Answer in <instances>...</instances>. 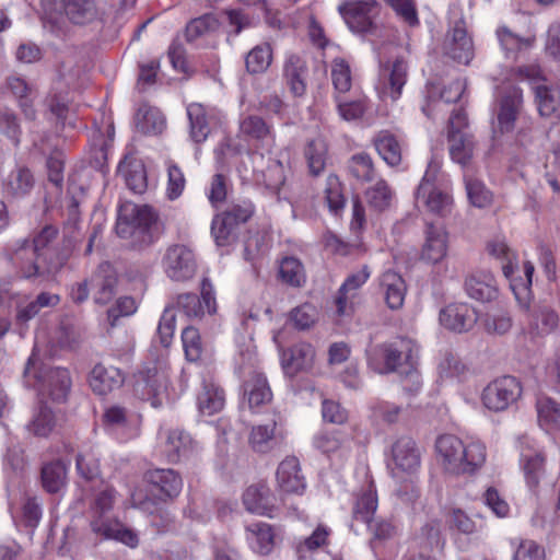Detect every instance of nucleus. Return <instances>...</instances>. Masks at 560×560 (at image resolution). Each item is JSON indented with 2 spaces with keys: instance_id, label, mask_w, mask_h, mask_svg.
Listing matches in <instances>:
<instances>
[{
  "instance_id": "nucleus-57",
  "label": "nucleus",
  "mask_w": 560,
  "mask_h": 560,
  "mask_svg": "<svg viewBox=\"0 0 560 560\" xmlns=\"http://www.w3.org/2000/svg\"><path fill=\"white\" fill-rule=\"evenodd\" d=\"M218 28V20L212 14L192 19L185 28V38L188 43H192L199 37L213 32Z\"/></svg>"
},
{
  "instance_id": "nucleus-62",
  "label": "nucleus",
  "mask_w": 560,
  "mask_h": 560,
  "mask_svg": "<svg viewBox=\"0 0 560 560\" xmlns=\"http://www.w3.org/2000/svg\"><path fill=\"white\" fill-rule=\"evenodd\" d=\"M182 341L187 360H199L202 353L199 331L192 326H187L182 332Z\"/></svg>"
},
{
  "instance_id": "nucleus-6",
  "label": "nucleus",
  "mask_w": 560,
  "mask_h": 560,
  "mask_svg": "<svg viewBox=\"0 0 560 560\" xmlns=\"http://www.w3.org/2000/svg\"><path fill=\"white\" fill-rule=\"evenodd\" d=\"M369 366L380 373H401L408 365L417 364L418 347L409 338H397L372 347L366 351Z\"/></svg>"
},
{
  "instance_id": "nucleus-7",
  "label": "nucleus",
  "mask_w": 560,
  "mask_h": 560,
  "mask_svg": "<svg viewBox=\"0 0 560 560\" xmlns=\"http://www.w3.org/2000/svg\"><path fill=\"white\" fill-rule=\"evenodd\" d=\"M517 79L527 81L533 89L535 104L538 113L542 117H551L560 107V92L547 85L546 78L537 65H527L518 67L516 70Z\"/></svg>"
},
{
  "instance_id": "nucleus-13",
  "label": "nucleus",
  "mask_w": 560,
  "mask_h": 560,
  "mask_svg": "<svg viewBox=\"0 0 560 560\" xmlns=\"http://www.w3.org/2000/svg\"><path fill=\"white\" fill-rule=\"evenodd\" d=\"M339 11L353 33H371L374 20L378 15V7L375 0L351 1L339 7Z\"/></svg>"
},
{
  "instance_id": "nucleus-9",
  "label": "nucleus",
  "mask_w": 560,
  "mask_h": 560,
  "mask_svg": "<svg viewBox=\"0 0 560 560\" xmlns=\"http://www.w3.org/2000/svg\"><path fill=\"white\" fill-rule=\"evenodd\" d=\"M439 165L430 163L416 192L418 202H423L429 211L445 215L452 205L451 196L438 187Z\"/></svg>"
},
{
  "instance_id": "nucleus-19",
  "label": "nucleus",
  "mask_w": 560,
  "mask_h": 560,
  "mask_svg": "<svg viewBox=\"0 0 560 560\" xmlns=\"http://www.w3.org/2000/svg\"><path fill=\"white\" fill-rule=\"evenodd\" d=\"M440 323L446 329L463 332L470 330L477 323L476 310L467 303H453L441 310Z\"/></svg>"
},
{
  "instance_id": "nucleus-2",
  "label": "nucleus",
  "mask_w": 560,
  "mask_h": 560,
  "mask_svg": "<svg viewBox=\"0 0 560 560\" xmlns=\"http://www.w3.org/2000/svg\"><path fill=\"white\" fill-rule=\"evenodd\" d=\"M115 499L116 491L108 486L94 495L89 509L90 528L101 539H115L136 547L139 542L137 534L109 515Z\"/></svg>"
},
{
  "instance_id": "nucleus-48",
  "label": "nucleus",
  "mask_w": 560,
  "mask_h": 560,
  "mask_svg": "<svg viewBox=\"0 0 560 560\" xmlns=\"http://www.w3.org/2000/svg\"><path fill=\"white\" fill-rule=\"evenodd\" d=\"M394 192L384 179L368 188L365 199L371 209L382 212L388 209L393 202Z\"/></svg>"
},
{
  "instance_id": "nucleus-26",
  "label": "nucleus",
  "mask_w": 560,
  "mask_h": 560,
  "mask_svg": "<svg viewBox=\"0 0 560 560\" xmlns=\"http://www.w3.org/2000/svg\"><path fill=\"white\" fill-rule=\"evenodd\" d=\"M276 478L278 488L285 493L301 494L306 487L300 462L294 456L287 457L279 464Z\"/></svg>"
},
{
  "instance_id": "nucleus-56",
  "label": "nucleus",
  "mask_w": 560,
  "mask_h": 560,
  "mask_svg": "<svg viewBox=\"0 0 560 560\" xmlns=\"http://www.w3.org/2000/svg\"><path fill=\"white\" fill-rule=\"evenodd\" d=\"M324 198L329 211L335 214H337L345 207L346 199L342 194V185L339 178L334 174H330L326 178Z\"/></svg>"
},
{
  "instance_id": "nucleus-44",
  "label": "nucleus",
  "mask_w": 560,
  "mask_h": 560,
  "mask_svg": "<svg viewBox=\"0 0 560 560\" xmlns=\"http://www.w3.org/2000/svg\"><path fill=\"white\" fill-rule=\"evenodd\" d=\"M279 279L292 288L303 287L306 282V272L301 260L293 256L282 258L279 262Z\"/></svg>"
},
{
  "instance_id": "nucleus-34",
  "label": "nucleus",
  "mask_w": 560,
  "mask_h": 560,
  "mask_svg": "<svg viewBox=\"0 0 560 560\" xmlns=\"http://www.w3.org/2000/svg\"><path fill=\"white\" fill-rule=\"evenodd\" d=\"M244 396L253 411L269 404L272 399V393L267 378L261 373L253 372L244 383Z\"/></svg>"
},
{
  "instance_id": "nucleus-54",
  "label": "nucleus",
  "mask_w": 560,
  "mask_h": 560,
  "mask_svg": "<svg viewBox=\"0 0 560 560\" xmlns=\"http://www.w3.org/2000/svg\"><path fill=\"white\" fill-rule=\"evenodd\" d=\"M327 145L322 139H315L308 142L305 149V158L307 160L311 174L319 175L326 165Z\"/></svg>"
},
{
  "instance_id": "nucleus-22",
  "label": "nucleus",
  "mask_w": 560,
  "mask_h": 560,
  "mask_svg": "<svg viewBox=\"0 0 560 560\" xmlns=\"http://www.w3.org/2000/svg\"><path fill=\"white\" fill-rule=\"evenodd\" d=\"M464 289L470 299L481 303L492 302L499 295V288L494 276L486 270H479L467 276Z\"/></svg>"
},
{
  "instance_id": "nucleus-29",
  "label": "nucleus",
  "mask_w": 560,
  "mask_h": 560,
  "mask_svg": "<svg viewBox=\"0 0 560 560\" xmlns=\"http://www.w3.org/2000/svg\"><path fill=\"white\" fill-rule=\"evenodd\" d=\"M36 179L32 171L25 166H19L10 172L3 184V192L11 199H23L35 187Z\"/></svg>"
},
{
  "instance_id": "nucleus-38",
  "label": "nucleus",
  "mask_w": 560,
  "mask_h": 560,
  "mask_svg": "<svg viewBox=\"0 0 560 560\" xmlns=\"http://www.w3.org/2000/svg\"><path fill=\"white\" fill-rule=\"evenodd\" d=\"M283 439L281 432L277 431V423L256 425L252 429L249 443L255 452L267 453L276 447Z\"/></svg>"
},
{
  "instance_id": "nucleus-55",
  "label": "nucleus",
  "mask_w": 560,
  "mask_h": 560,
  "mask_svg": "<svg viewBox=\"0 0 560 560\" xmlns=\"http://www.w3.org/2000/svg\"><path fill=\"white\" fill-rule=\"evenodd\" d=\"M75 466L78 474L88 481L96 480L101 476L100 459L91 448L78 454Z\"/></svg>"
},
{
  "instance_id": "nucleus-53",
  "label": "nucleus",
  "mask_w": 560,
  "mask_h": 560,
  "mask_svg": "<svg viewBox=\"0 0 560 560\" xmlns=\"http://www.w3.org/2000/svg\"><path fill=\"white\" fill-rule=\"evenodd\" d=\"M418 545L424 550H442L444 547V539L441 535V526L436 521L425 523L419 534L417 535Z\"/></svg>"
},
{
  "instance_id": "nucleus-58",
  "label": "nucleus",
  "mask_w": 560,
  "mask_h": 560,
  "mask_svg": "<svg viewBox=\"0 0 560 560\" xmlns=\"http://www.w3.org/2000/svg\"><path fill=\"white\" fill-rule=\"evenodd\" d=\"M58 229L54 225H46L30 243L36 247L37 250L44 254L43 256L48 260L60 259L57 257L56 252L50 247V243L57 237Z\"/></svg>"
},
{
  "instance_id": "nucleus-18",
  "label": "nucleus",
  "mask_w": 560,
  "mask_h": 560,
  "mask_svg": "<svg viewBox=\"0 0 560 560\" xmlns=\"http://www.w3.org/2000/svg\"><path fill=\"white\" fill-rule=\"evenodd\" d=\"M176 306L190 318H199L206 313L215 312V298L212 292V285L208 279L201 283V298L194 293H183L177 296Z\"/></svg>"
},
{
  "instance_id": "nucleus-3",
  "label": "nucleus",
  "mask_w": 560,
  "mask_h": 560,
  "mask_svg": "<svg viewBox=\"0 0 560 560\" xmlns=\"http://www.w3.org/2000/svg\"><path fill=\"white\" fill-rule=\"evenodd\" d=\"M156 220L151 207L126 201L118 208L116 233L121 238H130L135 246H147L155 240Z\"/></svg>"
},
{
  "instance_id": "nucleus-45",
  "label": "nucleus",
  "mask_w": 560,
  "mask_h": 560,
  "mask_svg": "<svg viewBox=\"0 0 560 560\" xmlns=\"http://www.w3.org/2000/svg\"><path fill=\"white\" fill-rule=\"evenodd\" d=\"M374 145L381 158L389 165L397 166L401 162V147L396 137L388 131H382L374 140Z\"/></svg>"
},
{
  "instance_id": "nucleus-4",
  "label": "nucleus",
  "mask_w": 560,
  "mask_h": 560,
  "mask_svg": "<svg viewBox=\"0 0 560 560\" xmlns=\"http://www.w3.org/2000/svg\"><path fill=\"white\" fill-rule=\"evenodd\" d=\"M25 382L28 386L37 388L43 396L54 401H65L71 387L70 373L65 368H54L40 362L33 350L24 369Z\"/></svg>"
},
{
  "instance_id": "nucleus-15",
  "label": "nucleus",
  "mask_w": 560,
  "mask_h": 560,
  "mask_svg": "<svg viewBox=\"0 0 560 560\" xmlns=\"http://www.w3.org/2000/svg\"><path fill=\"white\" fill-rule=\"evenodd\" d=\"M443 51L451 59L463 65H468L474 58V43L462 19L455 21L448 30L443 43Z\"/></svg>"
},
{
  "instance_id": "nucleus-61",
  "label": "nucleus",
  "mask_w": 560,
  "mask_h": 560,
  "mask_svg": "<svg viewBox=\"0 0 560 560\" xmlns=\"http://www.w3.org/2000/svg\"><path fill=\"white\" fill-rule=\"evenodd\" d=\"M236 228L237 226L223 213L215 215L211 223V234L217 245H228Z\"/></svg>"
},
{
  "instance_id": "nucleus-64",
  "label": "nucleus",
  "mask_w": 560,
  "mask_h": 560,
  "mask_svg": "<svg viewBox=\"0 0 560 560\" xmlns=\"http://www.w3.org/2000/svg\"><path fill=\"white\" fill-rule=\"evenodd\" d=\"M331 79L335 90L346 93L351 88V70L343 59H335L331 65Z\"/></svg>"
},
{
  "instance_id": "nucleus-43",
  "label": "nucleus",
  "mask_w": 560,
  "mask_h": 560,
  "mask_svg": "<svg viewBox=\"0 0 560 560\" xmlns=\"http://www.w3.org/2000/svg\"><path fill=\"white\" fill-rule=\"evenodd\" d=\"M537 418L546 432L560 431V406L550 397L539 396L536 401Z\"/></svg>"
},
{
  "instance_id": "nucleus-40",
  "label": "nucleus",
  "mask_w": 560,
  "mask_h": 560,
  "mask_svg": "<svg viewBox=\"0 0 560 560\" xmlns=\"http://www.w3.org/2000/svg\"><path fill=\"white\" fill-rule=\"evenodd\" d=\"M135 122L137 130L143 135H159L165 128V118L161 110L147 104L138 108Z\"/></svg>"
},
{
  "instance_id": "nucleus-33",
  "label": "nucleus",
  "mask_w": 560,
  "mask_h": 560,
  "mask_svg": "<svg viewBox=\"0 0 560 560\" xmlns=\"http://www.w3.org/2000/svg\"><path fill=\"white\" fill-rule=\"evenodd\" d=\"M377 505L376 488L374 482L370 480L355 493L352 509L353 520L363 523L371 521L374 517Z\"/></svg>"
},
{
  "instance_id": "nucleus-1",
  "label": "nucleus",
  "mask_w": 560,
  "mask_h": 560,
  "mask_svg": "<svg viewBox=\"0 0 560 560\" xmlns=\"http://www.w3.org/2000/svg\"><path fill=\"white\" fill-rule=\"evenodd\" d=\"M444 469L452 475H470L486 462V445L479 440L462 441L453 434L441 435L435 443Z\"/></svg>"
},
{
  "instance_id": "nucleus-30",
  "label": "nucleus",
  "mask_w": 560,
  "mask_h": 560,
  "mask_svg": "<svg viewBox=\"0 0 560 560\" xmlns=\"http://www.w3.org/2000/svg\"><path fill=\"white\" fill-rule=\"evenodd\" d=\"M144 478L164 499L176 498L183 488L180 476L173 469H151L145 472Z\"/></svg>"
},
{
  "instance_id": "nucleus-31",
  "label": "nucleus",
  "mask_w": 560,
  "mask_h": 560,
  "mask_svg": "<svg viewBox=\"0 0 560 560\" xmlns=\"http://www.w3.org/2000/svg\"><path fill=\"white\" fill-rule=\"evenodd\" d=\"M380 285L389 308L398 310L404 305L407 285L398 272L393 270L383 272L380 278Z\"/></svg>"
},
{
  "instance_id": "nucleus-60",
  "label": "nucleus",
  "mask_w": 560,
  "mask_h": 560,
  "mask_svg": "<svg viewBox=\"0 0 560 560\" xmlns=\"http://www.w3.org/2000/svg\"><path fill=\"white\" fill-rule=\"evenodd\" d=\"M50 341L60 349L72 350L80 343V334L72 325L61 323L54 331Z\"/></svg>"
},
{
  "instance_id": "nucleus-51",
  "label": "nucleus",
  "mask_w": 560,
  "mask_h": 560,
  "mask_svg": "<svg viewBox=\"0 0 560 560\" xmlns=\"http://www.w3.org/2000/svg\"><path fill=\"white\" fill-rule=\"evenodd\" d=\"M497 36L505 57L509 59H515L518 52L530 46L528 38L520 37L505 26L498 28Z\"/></svg>"
},
{
  "instance_id": "nucleus-47",
  "label": "nucleus",
  "mask_w": 560,
  "mask_h": 560,
  "mask_svg": "<svg viewBox=\"0 0 560 560\" xmlns=\"http://www.w3.org/2000/svg\"><path fill=\"white\" fill-rule=\"evenodd\" d=\"M55 424L56 419L52 410L47 405H39L26 429L36 436H47L54 430Z\"/></svg>"
},
{
  "instance_id": "nucleus-39",
  "label": "nucleus",
  "mask_w": 560,
  "mask_h": 560,
  "mask_svg": "<svg viewBox=\"0 0 560 560\" xmlns=\"http://www.w3.org/2000/svg\"><path fill=\"white\" fill-rule=\"evenodd\" d=\"M250 548L260 555H268L275 547V534L269 524L257 522L246 526Z\"/></svg>"
},
{
  "instance_id": "nucleus-21",
  "label": "nucleus",
  "mask_w": 560,
  "mask_h": 560,
  "mask_svg": "<svg viewBox=\"0 0 560 560\" xmlns=\"http://www.w3.org/2000/svg\"><path fill=\"white\" fill-rule=\"evenodd\" d=\"M91 287L94 289V302L105 305L116 294L118 283L117 272L109 262H102L90 277Z\"/></svg>"
},
{
  "instance_id": "nucleus-10",
  "label": "nucleus",
  "mask_w": 560,
  "mask_h": 560,
  "mask_svg": "<svg viewBox=\"0 0 560 560\" xmlns=\"http://www.w3.org/2000/svg\"><path fill=\"white\" fill-rule=\"evenodd\" d=\"M522 395L521 383L514 376H503L488 384L482 392V402L492 411H503Z\"/></svg>"
},
{
  "instance_id": "nucleus-42",
  "label": "nucleus",
  "mask_w": 560,
  "mask_h": 560,
  "mask_svg": "<svg viewBox=\"0 0 560 560\" xmlns=\"http://www.w3.org/2000/svg\"><path fill=\"white\" fill-rule=\"evenodd\" d=\"M103 422L106 428L122 432L128 436L137 434L133 416L121 406L114 405L108 407L103 415Z\"/></svg>"
},
{
  "instance_id": "nucleus-63",
  "label": "nucleus",
  "mask_w": 560,
  "mask_h": 560,
  "mask_svg": "<svg viewBox=\"0 0 560 560\" xmlns=\"http://www.w3.org/2000/svg\"><path fill=\"white\" fill-rule=\"evenodd\" d=\"M186 179L183 171L172 161L167 162L166 196L170 200L177 199L184 191Z\"/></svg>"
},
{
  "instance_id": "nucleus-59",
  "label": "nucleus",
  "mask_w": 560,
  "mask_h": 560,
  "mask_svg": "<svg viewBox=\"0 0 560 560\" xmlns=\"http://www.w3.org/2000/svg\"><path fill=\"white\" fill-rule=\"evenodd\" d=\"M330 530L324 525H318L311 536L296 545V553L300 559H304L307 552L315 551L325 546Z\"/></svg>"
},
{
  "instance_id": "nucleus-32",
  "label": "nucleus",
  "mask_w": 560,
  "mask_h": 560,
  "mask_svg": "<svg viewBox=\"0 0 560 560\" xmlns=\"http://www.w3.org/2000/svg\"><path fill=\"white\" fill-rule=\"evenodd\" d=\"M306 77V62L296 55L289 56L283 65V78L294 96L300 97L305 94Z\"/></svg>"
},
{
  "instance_id": "nucleus-35",
  "label": "nucleus",
  "mask_w": 560,
  "mask_h": 560,
  "mask_svg": "<svg viewBox=\"0 0 560 560\" xmlns=\"http://www.w3.org/2000/svg\"><path fill=\"white\" fill-rule=\"evenodd\" d=\"M243 504L250 513L271 516L273 504L270 489L265 483L249 486L243 494Z\"/></svg>"
},
{
  "instance_id": "nucleus-27",
  "label": "nucleus",
  "mask_w": 560,
  "mask_h": 560,
  "mask_svg": "<svg viewBox=\"0 0 560 560\" xmlns=\"http://www.w3.org/2000/svg\"><path fill=\"white\" fill-rule=\"evenodd\" d=\"M90 387L97 395H107L124 384V375L118 368L97 363L89 377Z\"/></svg>"
},
{
  "instance_id": "nucleus-16",
  "label": "nucleus",
  "mask_w": 560,
  "mask_h": 560,
  "mask_svg": "<svg viewBox=\"0 0 560 560\" xmlns=\"http://www.w3.org/2000/svg\"><path fill=\"white\" fill-rule=\"evenodd\" d=\"M192 252L184 245L170 247L164 256L165 272L174 281H186L196 272Z\"/></svg>"
},
{
  "instance_id": "nucleus-20",
  "label": "nucleus",
  "mask_w": 560,
  "mask_h": 560,
  "mask_svg": "<svg viewBox=\"0 0 560 560\" xmlns=\"http://www.w3.org/2000/svg\"><path fill=\"white\" fill-rule=\"evenodd\" d=\"M189 120V136L195 143H202L211 132L212 126L218 121L214 109L207 108L200 103H191L187 106Z\"/></svg>"
},
{
  "instance_id": "nucleus-17",
  "label": "nucleus",
  "mask_w": 560,
  "mask_h": 560,
  "mask_svg": "<svg viewBox=\"0 0 560 560\" xmlns=\"http://www.w3.org/2000/svg\"><path fill=\"white\" fill-rule=\"evenodd\" d=\"M466 84L462 79H455L441 88L435 83H428L425 86V104L422 106V112L432 117L435 110H441L442 104H452L457 102L464 91Z\"/></svg>"
},
{
  "instance_id": "nucleus-12",
  "label": "nucleus",
  "mask_w": 560,
  "mask_h": 560,
  "mask_svg": "<svg viewBox=\"0 0 560 560\" xmlns=\"http://www.w3.org/2000/svg\"><path fill=\"white\" fill-rule=\"evenodd\" d=\"M168 385V369L164 361L145 365L136 382V392L142 399H152V406H158V397Z\"/></svg>"
},
{
  "instance_id": "nucleus-14",
  "label": "nucleus",
  "mask_w": 560,
  "mask_h": 560,
  "mask_svg": "<svg viewBox=\"0 0 560 560\" xmlns=\"http://www.w3.org/2000/svg\"><path fill=\"white\" fill-rule=\"evenodd\" d=\"M420 463V451L411 438H399L393 444L388 467L395 477H399L400 474H415L419 469Z\"/></svg>"
},
{
  "instance_id": "nucleus-24",
  "label": "nucleus",
  "mask_w": 560,
  "mask_h": 560,
  "mask_svg": "<svg viewBox=\"0 0 560 560\" xmlns=\"http://www.w3.org/2000/svg\"><path fill=\"white\" fill-rule=\"evenodd\" d=\"M425 240L421 249V259L438 264L447 255L448 235L442 224L428 223L424 231Z\"/></svg>"
},
{
  "instance_id": "nucleus-5",
  "label": "nucleus",
  "mask_w": 560,
  "mask_h": 560,
  "mask_svg": "<svg viewBox=\"0 0 560 560\" xmlns=\"http://www.w3.org/2000/svg\"><path fill=\"white\" fill-rule=\"evenodd\" d=\"M3 255L19 278L31 279L56 272L63 265L62 259L48 260L30 243V238L8 244Z\"/></svg>"
},
{
  "instance_id": "nucleus-46",
  "label": "nucleus",
  "mask_w": 560,
  "mask_h": 560,
  "mask_svg": "<svg viewBox=\"0 0 560 560\" xmlns=\"http://www.w3.org/2000/svg\"><path fill=\"white\" fill-rule=\"evenodd\" d=\"M240 135L247 140L264 141L271 138V128L261 117L248 115L240 120Z\"/></svg>"
},
{
  "instance_id": "nucleus-41",
  "label": "nucleus",
  "mask_w": 560,
  "mask_h": 560,
  "mask_svg": "<svg viewBox=\"0 0 560 560\" xmlns=\"http://www.w3.org/2000/svg\"><path fill=\"white\" fill-rule=\"evenodd\" d=\"M198 408L201 413L212 416L221 411L225 404L224 390L213 382H203L198 394Z\"/></svg>"
},
{
  "instance_id": "nucleus-36",
  "label": "nucleus",
  "mask_w": 560,
  "mask_h": 560,
  "mask_svg": "<svg viewBox=\"0 0 560 560\" xmlns=\"http://www.w3.org/2000/svg\"><path fill=\"white\" fill-rule=\"evenodd\" d=\"M521 465L527 486L534 490L545 475V456L541 452L524 447L521 452Z\"/></svg>"
},
{
  "instance_id": "nucleus-11",
  "label": "nucleus",
  "mask_w": 560,
  "mask_h": 560,
  "mask_svg": "<svg viewBox=\"0 0 560 560\" xmlns=\"http://www.w3.org/2000/svg\"><path fill=\"white\" fill-rule=\"evenodd\" d=\"M42 7L46 16L54 20V12L63 13L74 24L91 23L98 18V9L95 0H42Z\"/></svg>"
},
{
  "instance_id": "nucleus-8",
  "label": "nucleus",
  "mask_w": 560,
  "mask_h": 560,
  "mask_svg": "<svg viewBox=\"0 0 560 560\" xmlns=\"http://www.w3.org/2000/svg\"><path fill=\"white\" fill-rule=\"evenodd\" d=\"M450 155L455 163L466 166L474 156L475 141L468 131V119L463 110L454 112L450 117Z\"/></svg>"
},
{
  "instance_id": "nucleus-49",
  "label": "nucleus",
  "mask_w": 560,
  "mask_h": 560,
  "mask_svg": "<svg viewBox=\"0 0 560 560\" xmlns=\"http://www.w3.org/2000/svg\"><path fill=\"white\" fill-rule=\"evenodd\" d=\"M67 468L57 460L46 464L42 469V482L46 491L57 493L66 485Z\"/></svg>"
},
{
  "instance_id": "nucleus-23",
  "label": "nucleus",
  "mask_w": 560,
  "mask_h": 560,
  "mask_svg": "<svg viewBox=\"0 0 560 560\" xmlns=\"http://www.w3.org/2000/svg\"><path fill=\"white\" fill-rule=\"evenodd\" d=\"M380 75L383 95L397 101L408 79V63L404 58H396L393 62L382 66Z\"/></svg>"
},
{
  "instance_id": "nucleus-50",
  "label": "nucleus",
  "mask_w": 560,
  "mask_h": 560,
  "mask_svg": "<svg viewBox=\"0 0 560 560\" xmlns=\"http://www.w3.org/2000/svg\"><path fill=\"white\" fill-rule=\"evenodd\" d=\"M272 60V50L269 44H259L248 51L245 58L246 70L249 73L265 72Z\"/></svg>"
},
{
  "instance_id": "nucleus-52",
  "label": "nucleus",
  "mask_w": 560,
  "mask_h": 560,
  "mask_svg": "<svg viewBox=\"0 0 560 560\" xmlns=\"http://www.w3.org/2000/svg\"><path fill=\"white\" fill-rule=\"evenodd\" d=\"M350 174L360 182H372L376 176V171L372 158L364 152L351 156L348 163Z\"/></svg>"
},
{
  "instance_id": "nucleus-25",
  "label": "nucleus",
  "mask_w": 560,
  "mask_h": 560,
  "mask_svg": "<svg viewBox=\"0 0 560 560\" xmlns=\"http://www.w3.org/2000/svg\"><path fill=\"white\" fill-rule=\"evenodd\" d=\"M163 439L160 451L166 460L172 464L187 457L194 448V441L190 435L179 429L167 430L163 434Z\"/></svg>"
},
{
  "instance_id": "nucleus-37",
  "label": "nucleus",
  "mask_w": 560,
  "mask_h": 560,
  "mask_svg": "<svg viewBox=\"0 0 560 560\" xmlns=\"http://www.w3.org/2000/svg\"><path fill=\"white\" fill-rule=\"evenodd\" d=\"M522 102L523 94L522 91L517 88H513L502 97L498 113V122L502 132H509L513 130L514 122L522 106Z\"/></svg>"
},
{
  "instance_id": "nucleus-28",
  "label": "nucleus",
  "mask_w": 560,
  "mask_h": 560,
  "mask_svg": "<svg viewBox=\"0 0 560 560\" xmlns=\"http://www.w3.org/2000/svg\"><path fill=\"white\" fill-rule=\"evenodd\" d=\"M314 357V348L310 343L300 342L282 352L281 365L287 375L294 376L301 371L310 370Z\"/></svg>"
}]
</instances>
